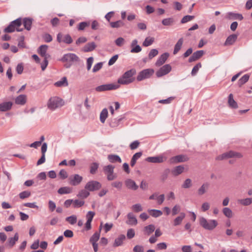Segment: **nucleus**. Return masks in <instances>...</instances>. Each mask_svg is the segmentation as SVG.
<instances>
[{
	"label": "nucleus",
	"mask_w": 252,
	"mask_h": 252,
	"mask_svg": "<svg viewBox=\"0 0 252 252\" xmlns=\"http://www.w3.org/2000/svg\"><path fill=\"white\" fill-rule=\"evenodd\" d=\"M136 73L134 69H131L126 71L124 74L118 79V83L122 85H128L134 81L133 76Z\"/></svg>",
	"instance_id": "1"
},
{
	"label": "nucleus",
	"mask_w": 252,
	"mask_h": 252,
	"mask_svg": "<svg viewBox=\"0 0 252 252\" xmlns=\"http://www.w3.org/2000/svg\"><path fill=\"white\" fill-rule=\"evenodd\" d=\"M22 18H17V19L11 22L9 25L4 29V32L7 33L12 32L15 30L17 32H21L23 31V29H20L19 27L22 25Z\"/></svg>",
	"instance_id": "2"
},
{
	"label": "nucleus",
	"mask_w": 252,
	"mask_h": 252,
	"mask_svg": "<svg viewBox=\"0 0 252 252\" xmlns=\"http://www.w3.org/2000/svg\"><path fill=\"white\" fill-rule=\"evenodd\" d=\"M199 224L205 229L212 230L216 227L218 223L215 220H207L201 217L199 219Z\"/></svg>",
	"instance_id": "3"
},
{
	"label": "nucleus",
	"mask_w": 252,
	"mask_h": 252,
	"mask_svg": "<svg viewBox=\"0 0 252 252\" xmlns=\"http://www.w3.org/2000/svg\"><path fill=\"white\" fill-rule=\"evenodd\" d=\"M64 104L63 99L58 96L51 97L47 103L48 108L51 110H55Z\"/></svg>",
	"instance_id": "4"
},
{
	"label": "nucleus",
	"mask_w": 252,
	"mask_h": 252,
	"mask_svg": "<svg viewBox=\"0 0 252 252\" xmlns=\"http://www.w3.org/2000/svg\"><path fill=\"white\" fill-rule=\"evenodd\" d=\"M242 157V156L240 153L230 151L217 156L216 159L220 160L232 158H240Z\"/></svg>",
	"instance_id": "5"
},
{
	"label": "nucleus",
	"mask_w": 252,
	"mask_h": 252,
	"mask_svg": "<svg viewBox=\"0 0 252 252\" xmlns=\"http://www.w3.org/2000/svg\"><path fill=\"white\" fill-rule=\"evenodd\" d=\"M154 70L153 69L148 68L141 71L138 74L136 79L141 81L144 79H148L153 74Z\"/></svg>",
	"instance_id": "6"
},
{
	"label": "nucleus",
	"mask_w": 252,
	"mask_h": 252,
	"mask_svg": "<svg viewBox=\"0 0 252 252\" xmlns=\"http://www.w3.org/2000/svg\"><path fill=\"white\" fill-rule=\"evenodd\" d=\"M101 188V183L98 181L94 180L89 181L85 186V189L90 191L97 190Z\"/></svg>",
	"instance_id": "7"
},
{
	"label": "nucleus",
	"mask_w": 252,
	"mask_h": 252,
	"mask_svg": "<svg viewBox=\"0 0 252 252\" xmlns=\"http://www.w3.org/2000/svg\"><path fill=\"white\" fill-rule=\"evenodd\" d=\"M120 85L118 84H107L97 86L95 88L96 91L100 92L106 91L116 90L119 88Z\"/></svg>",
	"instance_id": "8"
},
{
	"label": "nucleus",
	"mask_w": 252,
	"mask_h": 252,
	"mask_svg": "<svg viewBox=\"0 0 252 252\" xmlns=\"http://www.w3.org/2000/svg\"><path fill=\"white\" fill-rule=\"evenodd\" d=\"M171 66L169 64H166L161 67L157 72L156 75L158 77H161L167 74L171 70Z\"/></svg>",
	"instance_id": "9"
},
{
	"label": "nucleus",
	"mask_w": 252,
	"mask_h": 252,
	"mask_svg": "<svg viewBox=\"0 0 252 252\" xmlns=\"http://www.w3.org/2000/svg\"><path fill=\"white\" fill-rule=\"evenodd\" d=\"M79 60L78 57L73 53H67L64 54L62 59L60 60L63 62L71 63L73 62H77Z\"/></svg>",
	"instance_id": "10"
},
{
	"label": "nucleus",
	"mask_w": 252,
	"mask_h": 252,
	"mask_svg": "<svg viewBox=\"0 0 252 252\" xmlns=\"http://www.w3.org/2000/svg\"><path fill=\"white\" fill-rule=\"evenodd\" d=\"M166 158L163 155L156 157H149L146 158V161L151 163H162L165 161Z\"/></svg>",
	"instance_id": "11"
},
{
	"label": "nucleus",
	"mask_w": 252,
	"mask_h": 252,
	"mask_svg": "<svg viewBox=\"0 0 252 252\" xmlns=\"http://www.w3.org/2000/svg\"><path fill=\"white\" fill-rule=\"evenodd\" d=\"M82 180V176L79 174H74L69 178V183L71 185L76 186L80 184Z\"/></svg>",
	"instance_id": "12"
},
{
	"label": "nucleus",
	"mask_w": 252,
	"mask_h": 252,
	"mask_svg": "<svg viewBox=\"0 0 252 252\" xmlns=\"http://www.w3.org/2000/svg\"><path fill=\"white\" fill-rule=\"evenodd\" d=\"M48 46L47 45H42L38 49V53L40 56L44 58H49L50 55L47 53Z\"/></svg>",
	"instance_id": "13"
},
{
	"label": "nucleus",
	"mask_w": 252,
	"mask_h": 252,
	"mask_svg": "<svg viewBox=\"0 0 252 252\" xmlns=\"http://www.w3.org/2000/svg\"><path fill=\"white\" fill-rule=\"evenodd\" d=\"M127 220L126 223L129 225L133 226L137 224V220L132 213H129L127 215Z\"/></svg>",
	"instance_id": "14"
},
{
	"label": "nucleus",
	"mask_w": 252,
	"mask_h": 252,
	"mask_svg": "<svg viewBox=\"0 0 252 252\" xmlns=\"http://www.w3.org/2000/svg\"><path fill=\"white\" fill-rule=\"evenodd\" d=\"M13 103L11 101H5L0 103V112H4L11 109Z\"/></svg>",
	"instance_id": "15"
},
{
	"label": "nucleus",
	"mask_w": 252,
	"mask_h": 252,
	"mask_svg": "<svg viewBox=\"0 0 252 252\" xmlns=\"http://www.w3.org/2000/svg\"><path fill=\"white\" fill-rule=\"evenodd\" d=\"M187 160L188 158L186 156L182 155H180L170 158V162L171 163H176L178 162H184Z\"/></svg>",
	"instance_id": "16"
},
{
	"label": "nucleus",
	"mask_w": 252,
	"mask_h": 252,
	"mask_svg": "<svg viewBox=\"0 0 252 252\" xmlns=\"http://www.w3.org/2000/svg\"><path fill=\"white\" fill-rule=\"evenodd\" d=\"M226 18L230 20H239L242 21L244 17L241 14L229 12L227 13Z\"/></svg>",
	"instance_id": "17"
},
{
	"label": "nucleus",
	"mask_w": 252,
	"mask_h": 252,
	"mask_svg": "<svg viewBox=\"0 0 252 252\" xmlns=\"http://www.w3.org/2000/svg\"><path fill=\"white\" fill-rule=\"evenodd\" d=\"M138 41L137 39H134L132 41L130 47L131 48L130 52L132 53H137L141 51L142 48L137 45Z\"/></svg>",
	"instance_id": "18"
},
{
	"label": "nucleus",
	"mask_w": 252,
	"mask_h": 252,
	"mask_svg": "<svg viewBox=\"0 0 252 252\" xmlns=\"http://www.w3.org/2000/svg\"><path fill=\"white\" fill-rule=\"evenodd\" d=\"M169 55L168 53H164L162 54L158 59L157 62L155 63V65L157 66H160L162 65L166 62L169 57Z\"/></svg>",
	"instance_id": "19"
},
{
	"label": "nucleus",
	"mask_w": 252,
	"mask_h": 252,
	"mask_svg": "<svg viewBox=\"0 0 252 252\" xmlns=\"http://www.w3.org/2000/svg\"><path fill=\"white\" fill-rule=\"evenodd\" d=\"M126 187L132 190H135L138 188V186L136 185L134 181L130 179H127L125 181Z\"/></svg>",
	"instance_id": "20"
},
{
	"label": "nucleus",
	"mask_w": 252,
	"mask_h": 252,
	"mask_svg": "<svg viewBox=\"0 0 252 252\" xmlns=\"http://www.w3.org/2000/svg\"><path fill=\"white\" fill-rule=\"evenodd\" d=\"M185 217L186 214L184 212H181L179 215L176 217L173 220V225L174 226L180 225Z\"/></svg>",
	"instance_id": "21"
},
{
	"label": "nucleus",
	"mask_w": 252,
	"mask_h": 252,
	"mask_svg": "<svg viewBox=\"0 0 252 252\" xmlns=\"http://www.w3.org/2000/svg\"><path fill=\"white\" fill-rule=\"evenodd\" d=\"M96 45L94 42H89L83 48L82 51L84 52H89L95 49Z\"/></svg>",
	"instance_id": "22"
},
{
	"label": "nucleus",
	"mask_w": 252,
	"mask_h": 252,
	"mask_svg": "<svg viewBox=\"0 0 252 252\" xmlns=\"http://www.w3.org/2000/svg\"><path fill=\"white\" fill-rule=\"evenodd\" d=\"M27 100L26 95L25 94H20L17 96L15 99V103L18 105H24Z\"/></svg>",
	"instance_id": "23"
},
{
	"label": "nucleus",
	"mask_w": 252,
	"mask_h": 252,
	"mask_svg": "<svg viewBox=\"0 0 252 252\" xmlns=\"http://www.w3.org/2000/svg\"><path fill=\"white\" fill-rule=\"evenodd\" d=\"M54 85L57 87H67L68 85V83L66 77H62L60 80L55 82Z\"/></svg>",
	"instance_id": "24"
},
{
	"label": "nucleus",
	"mask_w": 252,
	"mask_h": 252,
	"mask_svg": "<svg viewBox=\"0 0 252 252\" xmlns=\"http://www.w3.org/2000/svg\"><path fill=\"white\" fill-rule=\"evenodd\" d=\"M228 104L229 106L232 109H236L238 107L237 103L234 99L232 94H230L228 96Z\"/></svg>",
	"instance_id": "25"
},
{
	"label": "nucleus",
	"mask_w": 252,
	"mask_h": 252,
	"mask_svg": "<svg viewBox=\"0 0 252 252\" xmlns=\"http://www.w3.org/2000/svg\"><path fill=\"white\" fill-rule=\"evenodd\" d=\"M19 239V235L16 233L13 237H10L8 239L7 244L10 248L13 247Z\"/></svg>",
	"instance_id": "26"
},
{
	"label": "nucleus",
	"mask_w": 252,
	"mask_h": 252,
	"mask_svg": "<svg viewBox=\"0 0 252 252\" xmlns=\"http://www.w3.org/2000/svg\"><path fill=\"white\" fill-rule=\"evenodd\" d=\"M32 19L30 18H25L23 20V25L25 29L30 31L31 29Z\"/></svg>",
	"instance_id": "27"
},
{
	"label": "nucleus",
	"mask_w": 252,
	"mask_h": 252,
	"mask_svg": "<svg viewBox=\"0 0 252 252\" xmlns=\"http://www.w3.org/2000/svg\"><path fill=\"white\" fill-rule=\"evenodd\" d=\"M184 167L182 165H179L175 168H174L172 171V174L174 176H177L181 173H182L184 171Z\"/></svg>",
	"instance_id": "28"
},
{
	"label": "nucleus",
	"mask_w": 252,
	"mask_h": 252,
	"mask_svg": "<svg viewBox=\"0 0 252 252\" xmlns=\"http://www.w3.org/2000/svg\"><path fill=\"white\" fill-rule=\"evenodd\" d=\"M237 38V35L236 34H233L230 35L226 38L224 44L225 45H232L235 42Z\"/></svg>",
	"instance_id": "29"
},
{
	"label": "nucleus",
	"mask_w": 252,
	"mask_h": 252,
	"mask_svg": "<svg viewBox=\"0 0 252 252\" xmlns=\"http://www.w3.org/2000/svg\"><path fill=\"white\" fill-rule=\"evenodd\" d=\"M125 239L126 236L125 235L121 234L119 235V237L115 239L113 246L116 247L122 245Z\"/></svg>",
	"instance_id": "30"
},
{
	"label": "nucleus",
	"mask_w": 252,
	"mask_h": 252,
	"mask_svg": "<svg viewBox=\"0 0 252 252\" xmlns=\"http://www.w3.org/2000/svg\"><path fill=\"white\" fill-rule=\"evenodd\" d=\"M209 187L208 183H204L198 189V194L199 195H202L204 194L208 190Z\"/></svg>",
	"instance_id": "31"
},
{
	"label": "nucleus",
	"mask_w": 252,
	"mask_h": 252,
	"mask_svg": "<svg viewBox=\"0 0 252 252\" xmlns=\"http://www.w3.org/2000/svg\"><path fill=\"white\" fill-rule=\"evenodd\" d=\"M108 159L112 163L116 162L121 163L122 162L121 158L117 155H109L108 156Z\"/></svg>",
	"instance_id": "32"
},
{
	"label": "nucleus",
	"mask_w": 252,
	"mask_h": 252,
	"mask_svg": "<svg viewBox=\"0 0 252 252\" xmlns=\"http://www.w3.org/2000/svg\"><path fill=\"white\" fill-rule=\"evenodd\" d=\"M155 230V226L154 224H150L146 226L144 228V232L145 234L150 235Z\"/></svg>",
	"instance_id": "33"
},
{
	"label": "nucleus",
	"mask_w": 252,
	"mask_h": 252,
	"mask_svg": "<svg viewBox=\"0 0 252 252\" xmlns=\"http://www.w3.org/2000/svg\"><path fill=\"white\" fill-rule=\"evenodd\" d=\"M183 39L182 38H180L175 45L174 51H173L174 55H176L180 51V50L181 49V47L183 45Z\"/></svg>",
	"instance_id": "34"
},
{
	"label": "nucleus",
	"mask_w": 252,
	"mask_h": 252,
	"mask_svg": "<svg viewBox=\"0 0 252 252\" xmlns=\"http://www.w3.org/2000/svg\"><path fill=\"white\" fill-rule=\"evenodd\" d=\"M148 212L153 217L158 218L162 215V212L159 210L156 209H150L148 210Z\"/></svg>",
	"instance_id": "35"
},
{
	"label": "nucleus",
	"mask_w": 252,
	"mask_h": 252,
	"mask_svg": "<svg viewBox=\"0 0 252 252\" xmlns=\"http://www.w3.org/2000/svg\"><path fill=\"white\" fill-rule=\"evenodd\" d=\"M115 166L112 165H108L103 167V171L107 176L114 172Z\"/></svg>",
	"instance_id": "36"
},
{
	"label": "nucleus",
	"mask_w": 252,
	"mask_h": 252,
	"mask_svg": "<svg viewBox=\"0 0 252 252\" xmlns=\"http://www.w3.org/2000/svg\"><path fill=\"white\" fill-rule=\"evenodd\" d=\"M110 25L111 28H119L123 27L125 25V23L123 21L119 20L115 22H110Z\"/></svg>",
	"instance_id": "37"
},
{
	"label": "nucleus",
	"mask_w": 252,
	"mask_h": 252,
	"mask_svg": "<svg viewBox=\"0 0 252 252\" xmlns=\"http://www.w3.org/2000/svg\"><path fill=\"white\" fill-rule=\"evenodd\" d=\"M142 153L141 152L135 153L132 157L130 161V165L134 166L136 162V160L139 159L142 156Z\"/></svg>",
	"instance_id": "38"
},
{
	"label": "nucleus",
	"mask_w": 252,
	"mask_h": 252,
	"mask_svg": "<svg viewBox=\"0 0 252 252\" xmlns=\"http://www.w3.org/2000/svg\"><path fill=\"white\" fill-rule=\"evenodd\" d=\"M72 192V189L68 187H64L60 188L58 190V193L60 194H68Z\"/></svg>",
	"instance_id": "39"
},
{
	"label": "nucleus",
	"mask_w": 252,
	"mask_h": 252,
	"mask_svg": "<svg viewBox=\"0 0 252 252\" xmlns=\"http://www.w3.org/2000/svg\"><path fill=\"white\" fill-rule=\"evenodd\" d=\"M101 228H100L98 231L95 232L90 239L91 243H97L100 238V233Z\"/></svg>",
	"instance_id": "40"
},
{
	"label": "nucleus",
	"mask_w": 252,
	"mask_h": 252,
	"mask_svg": "<svg viewBox=\"0 0 252 252\" xmlns=\"http://www.w3.org/2000/svg\"><path fill=\"white\" fill-rule=\"evenodd\" d=\"M108 116V110L106 108H104L100 114V121L102 123H104Z\"/></svg>",
	"instance_id": "41"
},
{
	"label": "nucleus",
	"mask_w": 252,
	"mask_h": 252,
	"mask_svg": "<svg viewBox=\"0 0 252 252\" xmlns=\"http://www.w3.org/2000/svg\"><path fill=\"white\" fill-rule=\"evenodd\" d=\"M238 202L243 206H249L252 203V197L239 199Z\"/></svg>",
	"instance_id": "42"
},
{
	"label": "nucleus",
	"mask_w": 252,
	"mask_h": 252,
	"mask_svg": "<svg viewBox=\"0 0 252 252\" xmlns=\"http://www.w3.org/2000/svg\"><path fill=\"white\" fill-rule=\"evenodd\" d=\"M222 213L223 215L228 218H231L233 217V212L232 210L228 208V207H224L223 208Z\"/></svg>",
	"instance_id": "43"
},
{
	"label": "nucleus",
	"mask_w": 252,
	"mask_h": 252,
	"mask_svg": "<svg viewBox=\"0 0 252 252\" xmlns=\"http://www.w3.org/2000/svg\"><path fill=\"white\" fill-rule=\"evenodd\" d=\"M174 23V20L173 18L171 17L163 19L161 21L162 24L165 26H171Z\"/></svg>",
	"instance_id": "44"
},
{
	"label": "nucleus",
	"mask_w": 252,
	"mask_h": 252,
	"mask_svg": "<svg viewBox=\"0 0 252 252\" xmlns=\"http://www.w3.org/2000/svg\"><path fill=\"white\" fill-rule=\"evenodd\" d=\"M112 187L117 189L118 190H121L123 188V183L122 181H116L111 183Z\"/></svg>",
	"instance_id": "45"
},
{
	"label": "nucleus",
	"mask_w": 252,
	"mask_h": 252,
	"mask_svg": "<svg viewBox=\"0 0 252 252\" xmlns=\"http://www.w3.org/2000/svg\"><path fill=\"white\" fill-rule=\"evenodd\" d=\"M170 172L169 168L165 169L162 173L160 177V179L161 181L163 182L167 179L168 175Z\"/></svg>",
	"instance_id": "46"
},
{
	"label": "nucleus",
	"mask_w": 252,
	"mask_h": 252,
	"mask_svg": "<svg viewBox=\"0 0 252 252\" xmlns=\"http://www.w3.org/2000/svg\"><path fill=\"white\" fill-rule=\"evenodd\" d=\"M123 119V118L122 117H121L118 119H114L112 120L110 123V126L112 127H117L119 125L120 122Z\"/></svg>",
	"instance_id": "47"
},
{
	"label": "nucleus",
	"mask_w": 252,
	"mask_h": 252,
	"mask_svg": "<svg viewBox=\"0 0 252 252\" xmlns=\"http://www.w3.org/2000/svg\"><path fill=\"white\" fill-rule=\"evenodd\" d=\"M154 41V37H146L143 42V46L145 47H148L152 45Z\"/></svg>",
	"instance_id": "48"
},
{
	"label": "nucleus",
	"mask_w": 252,
	"mask_h": 252,
	"mask_svg": "<svg viewBox=\"0 0 252 252\" xmlns=\"http://www.w3.org/2000/svg\"><path fill=\"white\" fill-rule=\"evenodd\" d=\"M250 76L249 74H245L239 80H238V85L239 86H241L245 83H246L249 79Z\"/></svg>",
	"instance_id": "49"
},
{
	"label": "nucleus",
	"mask_w": 252,
	"mask_h": 252,
	"mask_svg": "<svg viewBox=\"0 0 252 252\" xmlns=\"http://www.w3.org/2000/svg\"><path fill=\"white\" fill-rule=\"evenodd\" d=\"M99 167V164L97 162H93L90 166V173L92 174H94L98 168Z\"/></svg>",
	"instance_id": "50"
},
{
	"label": "nucleus",
	"mask_w": 252,
	"mask_h": 252,
	"mask_svg": "<svg viewBox=\"0 0 252 252\" xmlns=\"http://www.w3.org/2000/svg\"><path fill=\"white\" fill-rule=\"evenodd\" d=\"M90 195V193L88 190L82 189L78 194V196L82 198H86Z\"/></svg>",
	"instance_id": "51"
},
{
	"label": "nucleus",
	"mask_w": 252,
	"mask_h": 252,
	"mask_svg": "<svg viewBox=\"0 0 252 252\" xmlns=\"http://www.w3.org/2000/svg\"><path fill=\"white\" fill-rule=\"evenodd\" d=\"M66 221H68L70 224H74L77 222V217L75 215H72L67 217L65 219Z\"/></svg>",
	"instance_id": "52"
},
{
	"label": "nucleus",
	"mask_w": 252,
	"mask_h": 252,
	"mask_svg": "<svg viewBox=\"0 0 252 252\" xmlns=\"http://www.w3.org/2000/svg\"><path fill=\"white\" fill-rule=\"evenodd\" d=\"M90 26V23L87 22H82L79 23L78 26V30L79 31H83L86 27Z\"/></svg>",
	"instance_id": "53"
},
{
	"label": "nucleus",
	"mask_w": 252,
	"mask_h": 252,
	"mask_svg": "<svg viewBox=\"0 0 252 252\" xmlns=\"http://www.w3.org/2000/svg\"><path fill=\"white\" fill-rule=\"evenodd\" d=\"M84 201L77 199L73 200V206L74 208H79L84 204Z\"/></svg>",
	"instance_id": "54"
},
{
	"label": "nucleus",
	"mask_w": 252,
	"mask_h": 252,
	"mask_svg": "<svg viewBox=\"0 0 252 252\" xmlns=\"http://www.w3.org/2000/svg\"><path fill=\"white\" fill-rule=\"evenodd\" d=\"M201 67V63H197L192 68L191 74L192 76H195L198 71L200 68Z\"/></svg>",
	"instance_id": "55"
},
{
	"label": "nucleus",
	"mask_w": 252,
	"mask_h": 252,
	"mask_svg": "<svg viewBox=\"0 0 252 252\" xmlns=\"http://www.w3.org/2000/svg\"><path fill=\"white\" fill-rule=\"evenodd\" d=\"M131 208H132V209L133 210V211L136 213L139 212L143 210V208H142L141 204H139V203H137V204L132 205Z\"/></svg>",
	"instance_id": "56"
},
{
	"label": "nucleus",
	"mask_w": 252,
	"mask_h": 252,
	"mask_svg": "<svg viewBox=\"0 0 252 252\" xmlns=\"http://www.w3.org/2000/svg\"><path fill=\"white\" fill-rule=\"evenodd\" d=\"M72 41L71 37L69 34H66L63 37V42L65 43L69 44L72 42Z\"/></svg>",
	"instance_id": "57"
},
{
	"label": "nucleus",
	"mask_w": 252,
	"mask_h": 252,
	"mask_svg": "<svg viewBox=\"0 0 252 252\" xmlns=\"http://www.w3.org/2000/svg\"><path fill=\"white\" fill-rule=\"evenodd\" d=\"M158 51L157 49H152L150 51V52L148 54V57H149V59H153L154 57H155L157 55H158Z\"/></svg>",
	"instance_id": "58"
},
{
	"label": "nucleus",
	"mask_w": 252,
	"mask_h": 252,
	"mask_svg": "<svg viewBox=\"0 0 252 252\" xmlns=\"http://www.w3.org/2000/svg\"><path fill=\"white\" fill-rule=\"evenodd\" d=\"M31 193L29 191H23L19 193V197L21 199H25L30 196Z\"/></svg>",
	"instance_id": "59"
},
{
	"label": "nucleus",
	"mask_w": 252,
	"mask_h": 252,
	"mask_svg": "<svg viewBox=\"0 0 252 252\" xmlns=\"http://www.w3.org/2000/svg\"><path fill=\"white\" fill-rule=\"evenodd\" d=\"M194 18V17L193 16L186 15V16H185L184 17H183V18L181 20V22L182 24H184L190 21Z\"/></svg>",
	"instance_id": "60"
},
{
	"label": "nucleus",
	"mask_w": 252,
	"mask_h": 252,
	"mask_svg": "<svg viewBox=\"0 0 252 252\" xmlns=\"http://www.w3.org/2000/svg\"><path fill=\"white\" fill-rule=\"evenodd\" d=\"M181 210V207L179 205H175L172 209V214L173 216L177 215Z\"/></svg>",
	"instance_id": "61"
},
{
	"label": "nucleus",
	"mask_w": 252,
	"mask_h": 252,
	"mask_svg": "<svg viewBox=\"0 0 252 252\" xmlns=\"http://www.w3.org/2000/svg\"><path fill=\"white\" fill-rule=\"evenodd\" d=\"M191 180L190 179H187L182 185V188L188 189L191 186Z\"/></svg>",
	"instance_id": "62"
},
{
	"label": "nucleus",
	"mask_w": 252,
	"mask_h": 252,
	"mask_svg": "<svg viewBox=\"0 0 252 252\" xmlns=\"http://www.w3.org/2000/svg\"><path fill=\"white\" fill-rule=\"evenodd\" d=\"M135 236L134 230L132 228L128 229L127 231L126 236L128 239H130Z\"/></svg>",
	"instance_id": "63"
},
{
	"label": "nucleus",
	"mask_w": 252,
	"mask_h": 252,
	"mask_svg": "<svg viewBox=\"0 0 252 252\" xmlns=\"http://www.w3.org/2000/svg\"><path fill=\"white\" fill-rule=\"evenodd\" d=\"M174 98L175 97L170 96L166 99L160 100L158 102L159 103L162 104H169L174 99Z\"/></svg>",
	"instance_id": "64"
}]
</instances>
